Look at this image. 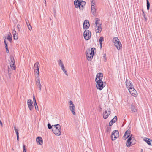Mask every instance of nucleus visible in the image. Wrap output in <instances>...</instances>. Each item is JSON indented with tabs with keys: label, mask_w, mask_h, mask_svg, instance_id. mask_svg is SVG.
Returning a JSON list of instances; mask_svg holds the SVG:
<instances>
[{
	"label": "nucleus",
	"mask_w": 152,
	"mask_h": 152,
	"mask_svg": "<svg viewBox=\"0 0 152 152\" xmlns=\"http://www.w3.org/2000/svg\"><path fill=\"white\" fill-rule=\"evenodd\" d=\"M58 64H59V65L60 66H62L64 65V64H63V63L61 61V60H59Z\"/></svg>",
	"instance_id": "nucleus-38"
},
{
	"label": "nucleus",
	"mask_w": 152,
	"mask_h": 152,
	"mask_svg": "<svg viewBox=\"0 0 152 152\" xmlns=\"http://www.w3.org/2000/svg\"><path fill=\"white\" fill-rule=\"evenodd\" d=\"M36 141L39 145H42L43 143L42 139L40 137H38L37 138Z\"/></svg>",
	"instance_id": "nucleus-16"
},
{
	"label": "nucleus",
	"mask_w": 152,
	"mask_h": 152,
	"mask_svg": "<svg viewBox=\"0 0 152 152\" xmlns=\"http://www.w3.org/2000/svg\"><path fill=\"white\" fill-rule=\"evenodd\" d=\"M130 131H128L127 130L126 131L125 133L124 134H126V136H128L129 135V137H130Z\"/></svg>",
	"instance_id": "nucleus-26"
},
{
	"label": "nucleus",
	"mask_w": 152,
	"mask_h": 152,
	"mask_svg": "<svg viewBox=\"0 0 152 152\" xmlns=\"http://www.w3.org/2000/svg\"><path fill=\"white\" fill-rule=\"evenodd\" d=\"M86 152H88V151H86Z\"/></svg>",
	"instance_id": "nucleus-64"
},
{
	"label": "nucleus",
	"mask_w": 152,
	"mask_h": 152,
	"mask_svg": "<svg viewBox=\"0 0 152 152\" xmlns=\"http://www.w3.org/2000/svg\"><path fill=\"white\" fill-rule=\"evenodd\" d=\"M102 43H100V47L101 48H102Z\"/></svg>",
	"instance_id": "nucleus-57"
},
{
	"label": "nucleus",
	"mask_w": 152,
	"mask_h": 152,
	"mask_svg": "<svg viewBox=\"0 0 152 152\" xmlns=\"http://www.w3.org/2000/svg\"><path fill=\"white\" fill-rule=\"evenodd\" d=\"M91 36V32L88 30H86L84 32V36L85 39L86 40H89Z\"/></svg>",
	"instance_id": "nucleus-9"
},
{
	"label": "nucleus",
	"mask_w": 152,
	"mask_h": 152,
	"mask_svg": "<svg viewBox=\"0 0 152 152\" xmlns=\"http://www.w3.org/2000/svg\"><path fill=\"white\" fill-rule=\"evenodd\" d=\"M131 110L133 112H135L136 111V109L135 108V106L133 104H131Z\"/></svg>",
	"instance_id": "nucleus-22"
},
{
	"label": "nucleus",
	"mask_w": 152,
	"mask_h": 152,
	"mask_svg": "<svg viewBox=\"0 0 152 152\" xmlns=\"http://www.w3.org/2000/svg\"><path fill=\"white\" fill-rule=\"evenodd\" d=\"M94 49H95V48H92L91 49V50H90V52H91L93 54H94Z\"/></svg>",
	"instance_id": "nucleus-42"
},
{
	"label": "nucleus",
	"mask_w": 152,
	"mask_h": 152,
	"mask_svg": "<svg viewBox=\"0 0 152 152\" xmlns=\"http://www.w3.org/2000/svg\"><path fill=\"white\" fill-rule=\"evenodd\" d=\"M96 76H103V74L102 73H99L97 74Z\"/></svg>",
	"instance_id": "nucleus-45"
},
{
	"label": "nucleus",
	"mask_w": 152,
	"mask_h": 152,
	"mask_svg": "<svg viewBox=\"0 0 152 152\" xmlns=\"http://www.w3.org/2000/svg\"><path fill=\"white\" fill-rule=\"evenodd\" d=\"M89 151H90L91 150V149H89Z\"/></svg>",
	"instance_id": "nucleus-61"
},
{
	"label": "nucleus",
	"mask_w": 152,
	"mask_h": 152,
	"mask_svg": "<svg viewBox=\"0 0 152 152\" xmlns=\"http://www.w3.org/2000/svg\"><path fill=\"white\" fill-rule=\"evenodd\" d=\"M143 151V150L142 149H141V152H142Z\"/></svg>",
	"instance_id": "nucleus-60"
},
{
	"label": "nucleus",
	"mask_w": 152,
	"mask_h": 152,
	"mask_svg": "<svg viewBox=\"0 0 152 152\" xmlns=\"http://www.w3.org/2000/svg\"><path fill=\"white\" fill-rule=\"evenodd\" d=\"M90 26V24L88 20H85L83 23V27L84 29H88Z\"/></svg>",
	"instance_id": "nucleus-10"
},
{
	"label": "nucleus",
	"mask_w": 152,
	"mask_h": 152,
	"mask_svg": "<svg viewBox=\"0 0 152 152\" xmlns=\"http://www.w3.org/2000/svg\"><path fill=\"white\" fill-rule=\"evenodd\" d=\"M91 12L94 15H96V7L91 6Z\"/></svg>",
	"instance_id": "nucleus-19"
},
{
	"label": "nucleus",
	"mask_w": 152,
	"mask_h": 152,
	"mask_svg": "<svg viewBox=\"0 0 152 152\" xmlns=\"http://www.w3.org/2000/svg\"><path fill=\"white\" fill-rule=\"evenodd\" d=\"M34 106H35V108L36 109H37V107H38V106H37V103H34Z\"/></svg>",
	"instance_id": "nucleus-47"
},
{
	"label": "nucleus",
	"mask_w": 152,
	"mask_h": 152,
	"mask_svg": "<svg viewBox=\"0 0 152 152\" xmlns=\"http://www.w3.org/2000/svg\"><path fill=\"white\" fill-rule=\"evenodd\" d=\"M64 73L66 75H67V76L68 75V74L67 73V72L66 71V72Z\"/></svg>",
	"instance_id": "nucleus-56"
},
{
	"label": "nucleus",
	"mask_w": 152,
	"mask_h": 152,
	"mask_svg": "<svg viewBox=\"0 0 152 152\" xmlns=\"http://www.w3.org/2000/svg\"><path fill=\"white\" fill-rule=\"evenodd\" d=\"M33 103V102L32 100L29 99L27 101V104L28 106L32 105Z\"/></svg>",
	"instance_id": "nucleus-24"
},
{
	"label": "nucleus",
	"mask_w": 152,
	"mask_h": 152,
	"mask_svg": "<svg viewBox=\"0 0 152 152\" xmlns=\"http://www.w3.org/2000/svg\"><path fill=\"white\" fill-rule=\"evenodd\" d=\"M95 1L94 0H92V1H91V6H94V7H95Z\"/></svg>",
	"instance_id": "nucleus-33"
},
{
	"label": "nucleus",
	"mask_w": 152,
	"mask_h": 152,
	"mask_svg": "<svg viewBox=\"0 0 152 152\" xmlns=\"http://www.w3.org/2000/svg\"><path fill=\"white\" fill-rule=\"evenodd\" d=\"M61 68L62 69H63L64 68V65H63V66H61Z\"/></svg>",
	"instance_id": "nucleus-53"
},
{
	"label": "nucleus",
	"mask_w": 152,
	"mask_h": 152,
	"mask_svg": "<svg viewBox=\"0 0 152 152\" xmlns=\"http://www.w3.org/2000/svg\"><path fill=\"white\" fill-rule=\"evenodd\" d=\"M86 53H88V55L91 56H92L93 57L94 54L90 52V50L89 49L88 50H87L86 51Z\"/></svg>",
	"instance_id": "nucleus-31"
},
{
	"label": "nucleus",
	"mask_w": 152,
	"mask_h": 152,
	"mask_svg": "<svg viewBox=\"0 0 152 152\" xmlns=\"http://www.w3.org/2000/svg\"><path fill=\"white\" fill-rule=\"evenodd\" d=\"M129 92L130 94L134 97H136L137 95V93L133 86H131L129 88Z\"/></svg>",
	"instance_id": "nucleus-6"
},
{
	"label": "nucleus",
	"mask_w": 152,
	"mask_h": 152,
	"mask_svg": "<svg viewBox=\"0 0 152 152\" xmlns=\"http://www.w3.org/2000/svg\"><path fill=\"white\" fill-rule=\"evenodd\" d=\"M35 80L36 83V85L39 87L40 91L41 90V85L40 81V79L38 77H37L35 78Z\"/></svg>",
	"instance_id": "nucleus-11"
},
{
	"label": "nucleus",
	"mask_w": 152,
	"mask_h": 152,
	"mask_svg": "<svg viewBox=\"0 0 152 152\" xmlns=\"http://www.w3.org/2000/svg\"><path fill=\"white\" fill-rule=\"evenodd\" d=\"M113 42L118 50H119L121 49L122 48V44L120 42L118 37H115L113 38Z\"/></svg>",
	"instance_id": "nucleus-5"
},
{
	"label": "nucleus",
	"mask_w": 152,
	"mask_h": 152,
	"mask_svg": "<svg viewBox=\"0 0 152 152\" xmlns=\"http://www.w3.org/2000/svg\"><path fill=\"white\" fill-rule=\"evenodd\" d=\"M17 27L18 28V31H20V28H21V26L19 24H18L17 25Z\"/></svg>",
	"instance_id": "nucleus-44"
},
{
	"label": "nucleus",
	"mask_w": 152,
	"mask_h": 152,
	"mask_svg": "<svg viewBox=\"0 0 152 152\" xmlns=\"http://www.w3.org/2000/svg\"><path fill=\"white\" fill-rule=\"evenodd\" d=\"M95 26H97L98 25H102L101 24H100L99 23L100 20L98 18H96L95 19Z\"/></svg>",
	"instance_id": "nucleus-20"
},
{
	"label": "nucleus",
	"mask_w": 152,
	"mask_h": 152,
	"mask_svg": "<svg viewBox=\"0 0 152 152\" xmlns=\"http://www.w3.org/2000/svg\"><path fill=\"white\" fill-rule=\"evenodd\" d=\"M68 104L69 107V109H71L72 108H75L74 104L73 102L72 101L70 100Z\"/></svg>",
	"instance_id": "nucleus-18"
},
{
	"label": "nucleus",
	"mask_w": 152,
	"mask_h": 152,
	"mask_svg": "<svg viewBox=\"0 0 152 152\" xmlns=\"http://www.w3.org/2000/svg\"><path fill=\"white\" fill-rule=\"evenodd\" d=\"M103 77H96L95 81L97 83L96 87L98 89L102 90L105 86H104V83L102 80Z\"/></svg>",
	"instance_id": "nucleus-2"
},
{
	"label": "nucleus",
	"mask_w": 152,
	"mask_h": 152,
	"mask_svg": "<svg viewBox=\"0 0 152 152\" xmlns=\"http://www.w3.org/2000/svg\"><path fill=\"white\" fill-rule=\"evenodd\" d=\"M142 11L143 14H145L144 12V11H143V10H142Z\"/></svg>",
	"instance_id": "nucleus-58"
},
{
	"label": "nucleus",
	"mask_w": 152,
	"mask_h": 152,
	"mask_svg": "<svg viewBox=\"0 0 152 152\" xmlns=\"http://www.w3.org/2000/svg\"><path fill=\"white\" fill-rule=\"evenodd\" d=\"M62 70H63V72H66V70L64 69V68L62 69Z\"/></svg>",
	"instance_id": "nucleus-55"
},
{
	"label": "nucleus",
	"mask_w": 152,
	"mask_h": 152,
	"mask_svg": "<svg viewBox=\"0 0 152 152\" xmlns=\"http://www.w3.org/2000/svg\"><path fill=\"white\" fill-rule=\"evenodd\" d=\"M11 36V34L10 33V34L8 35V37L7 38V39L10 41H11L12 39V37Z\"/></svg>",
	"instance_id": "nucleus-27"
},
{
	"label": "nucleus",
	"mask_w": 152,
	"mask_h": 152,
	"mask_svg": "<svg viewBox=\"0 0 152 152\" xmlns=\"http://www.w3.org/2000/svg\"><path fill=\"white\" fill-rule=\"evenodd\" d=\"M33 102H34V104L36 103L37 102H36V99H35V96L33 95Z\"/></svg>",
	"instance_id": "nucleus-46"
},
{
	"label": "nucleus",
	"mask_w": 152,
	"mask_h": 152,
	"mask_svg": "<svg viewBox=\"0 0 152 152\" xmlns=\"http://www.w3.org/2000/svg\"><path fill=\"white\" fill-rule=\"evenodd\" d=\"M12 34L13 36V38L14 40H17L18 38V35L15 31V30H13Z\"/></svg>",
	"instance_id": "nucleus-17"
},
{
	"label": "nucleus",
	"mask_w": 152,
	"mask_h": 152,
	"mask_svg": "<svg viewBox=\"0 0 152 152\" xmlns=\"http://www.w3.org/2000/svg\"><path fill=\"white\" fill-rule=\"evenodd\" d=\"M5 47L6 49V53H8L9 52V51L7 45H5Z\"/></svg>",
	"instance_id": "nucleus-40"
},
{
	"label": "nucleus",
	"mask_w": 152,
	"mask_h": 152,
	"mask_svg": "<svg viewBox=\"0 0 152 152\" xmlns=\"http://www.w3.org/2000/svg\"><path fill=\"white\" fill-rule=\"evenodd\" d=\"M15 63V60L13 57H10V64Z\"/></svg>",
	"instance_id": "nucleus-32"
},
{
	"label": "nucleus",
	"mask_w": 152,
	"mask_h": 152,
	"mask_svg": "<svg viewBox=\"0 0 152 152\" xmlns=\"http://www.w3.org/2000/svg\"><path fill=\"white\" fill-rule=\"evenodd\" d=\"M4 42L5 45H7V43H6V41L4 39Z\"/></svg>",
	"instance_id": "nucleus-50"
},
{
	"label": "nucleus",
	"mask_w": 152,
	"mask_h": 152,
	"mask_svg": "<svg viewBox=\"0 0 152 152\" xmlns=\"http://www.w3.org/2000/svg\"><path fill=\"white\" fill-rule=\"evenodd\" d=\"M119 136V133L118 130L113 131L111 135V138L112 140H114L117 138Z\"/></svg>",
	"instance_id": "nucleus-7"
},
{
	"label": "nucleus",
	"mask_w": 152,
	"mask_h": 152,
	"mask_svg": "<svg viewBox=\"0 0 152 152\" xmlns=\"http://www.w3.org/2000/svg\"><path fill=\"white\" fill-rule=\"evenodd\" d=\"M28 107L30 110L31 111H32V109L34 108V106L33 105H32L29 106H28Z\"/></svg>",
	"instance_id": "nucleus-41"
},
{
	"label": "nucleus",
	"mask_w": 152,
	"mask_h": 152,
	"mask_svg": "<svg viewBox=\"0 0 152 152\" xmlns=\"http://www.w3.org/2000/svg\"><path fill=\"white\" fill-rule=\"evenodd\" d=\"M86 2L83 0H75L74 4L76 8H79L80 10H83L86 4Z\"/></svg>",
	"instance_id": "nucleus-1"
},
{
	"label": "nucleus",
	"mask_w": 152,
	"mask_h": 152,
	"mask_svg": "<svg viewBox=\"0 0 152 152\" xmlns=\"http://www.w3.org/2000/svg\"><path fill=\"white\" fill-rule=\"evenodd\" d=\"M111 128L110 127H108L107 130L106 132L107 133H109L111 131Z\"/></svg>",
	"instance_id": "nucleus-36"
},
{
	"label": "nucleus",
	"mask_w": 152,
	"mask_h": 152,
	"mask_svg": "<svg viewBox=\"0 0 152 152\" xmlns=\"http://www.w3.org/2000/svg\"><path fill=\"white\" fill-rule=\"evenodd\" d=\"M117 120V117L116 116H115L112 119L111 121L109 123V125L110 126H112L113 124Z\"/></svg>",
	"instance_id": "nucleus-14"
},
{
	"label": "nucleus",
	"mask_w": 152,
	"mask_h": 152,
	"mask_svg": "<svg viewBox=\"0 0 152 152\" xmlns=\"http://www.w3.org/2000/svg\"><path fill=\"white\" fill-rule=\"evenodd\" d=\"M147 9L149 10L150 8V4L148 0H146Z\"/></svg>",
	"instance_id": "nucleus-28"
},
{
	"label": "nucleus",
	"mask_w": 152,
	"mask_h": 152,
	"mask_svg": "<svg viewBox=\"0 0 152 152\" xmlns=\"http://www.w3.org/2000/svg\"><path fill=\"white\" fill-rule=\"evenodd\" d=\"M34 73L35 74V75H37L39 76V64L38 62H36L34 64Z\"/></svg>",
	"instance_id": "nucleus-8"
},
{
	"label": "nucleus",
	"mask_w": 152,
	"mask_h": 152,
	"mask_svg": "<svg viewBox=\"0 0 152 152\" xmlns=\"http://www.w3.org/2000/svg\"><path fill=\"white\" fill-rule=\"evenodd\" d=\"M8 71L9 72V69H8Z\"/></svg>",
	"instance_id": "nucleus-62"
},
{
	"label": "nucleus",
	"mask_w": 152,
	"mask_h": 152,
	"mask_svg": "<svg viewBox=\"0 0 152 152\" xmlns=\"http://www.w3.org/2000/svg\"><path fill=\"white\" fill-rule=\"evenodd\" d=\"M0 124H1V125L2 127L3 124H2V122L1 121V120H0Z\"/></svg>",
	"instance_id": "nucleus-54"
},
{
	"label": "nucleus",
	"mask_w": 152,
	"mask_h": 152,
	"mask_svg": "<svg viewBox=\"0 0 152 152\" xmlns=\"http://www.w3.org/2000/svg\"><path fill=\"white\" fill-rule=\"evenodd\" d=\"M17 140L18 141H19V135H17Z\"/></svg>",
	"instance_id": "nucleus-52"
},
{
	"label": "nucleus",
	"mask_w": 152,
	"mask_h": 152,
	"mask_svg": "<svg viewBox=\"0 0 152 152\" xmlns=\"http://www.w3.org/2000/svg\"><path fill=\"white\" fill-rule=\"evenodd\" d=\"M86 55L87 59L88 61H90L93 58V56L88 55V53H86Z\"/></svg>",
	"instance_id": "nucleus-21"
},
{
	"label": "nucleus",
	"mask_w": 152,
	"mask_h": 152,
	"mask_svg": "<svg viewBox=\"0 0 152 152\" xmlns=\"http://www.w3.org/2000/svg\"><path fill=\"white\" fill-rule=\"evenodd\" d=\"M44 1H45V5H46V0H44Z\"/></svg>",
	"instance_id": "nucleus-59"
},
{
	"label": "nucleus",
	"mask_w": 152,
	"mask_h": 152,
	"mask_svg": "<svg viewBox=\"0 0 152 152\" xmlns=\"http://www.w3.org/2000/svg\"><path fill=\"white\" fill-rule=\"evenodd\" d=\"M143 140L145 141L147 144L149 145H152L151 144V142H152V140L149 138L145 137Z\"/></svg>",
	"instance_id": "nucleus-15"
},
{
	"label": "nucleus",
	"mask_w": 152,
	"mask_h": 152,
	"mask_svg": "<svg viewBox=\"0 0 152 152\" xmlns=\"http://www.w3.org/2000/svg\"><path fill=\"white\" fill-rule=\"evenodd\" d=\"M151 143H152V142H151Z\"/></svg>",
	"instance_id": "nucleus-63"
},
{
	"label": "nucleus",
	"mask_w": 152,
	"mask_h": 152,
	"mask_svg": "<svg viewBox=\"0 0 152 152\" xmlns=\"http://www.w3.org/2000/svg\"><path fill=\"white\" fill-rule=\"evenodd\" d=\"M129 137V135L128 136H126V134H124L123 138L124 140H126L127 138H128Z\"/></svg>",
	"instance_id": "nucleus-37"
},
{
	"label": "nucleus",
	"mask_w": 152,
	"mask_h": 152,
	"mask_svg": "<svg viewBox=\"0 0 152 152\" xmlns=\"http://www.w3.org/2000/svg\"><path fill=\"white\" fill-rule=\"evenodd\" d=\"M143 16L145 20V21H147V18L145 17V14H143Z\"/></svg>",
	"instance_id": "nucleus-48"
},
{
	"label": "nucleus",
	"mask_w": 152,
	"mask_h": 152,
	"mask_svg": "<svg viewBox=\"0 0 152 152\" xmlns=\"http://www.w3.org/2000/svg\"><path fill=\"white\" fill-rule=\"evenodd\" d=\"M53 126H54V125H52V126H51V124L50 123H48V125H47L49 129H52V130L53 127Z\"/></svg>",
	"instance_id": "nucleus-29"
},
{
	"label": "nucleus",
	"mask_w": 152,
	"mask_h": 152,
	"mask_svg": "<svg viewBox=\"0 0 152 152\" xmlns=\"http://www.w3.org/2000/svg\"><path fill=\"white\" fill-rule=\"evenodd\" d=\"M75 108H72L70 109V110L71 111L73 115H75L76 114L75 112Z\"/></svg>",
	"instance_id": "nucleus-30"
},
{
	"label": "nucleus",
	"mask_w": 152,
	"mask_h": 152,
	"mask_svg": "<svg viewBox=\"0 0 152 152\" xmlns=\"http://www.w3.org/2000/svg\"><path fill=\"white\" fill-rule=\"evenodd\" d=\"M103 118L104 119L107 118L108 116V114H107V112L106 111H105L103 113Z\"/></svg>",
	"instance_id": "nucleus-23"
},
{
	"label": "nucleus",
	"mask_w": 152,
	"mask_h": 152,
	"mask_svg": "<svg viewBox=\"0 0 152 152\" xmlns=\"http://www.w3.org/2000/svg\"><path fill=\"white\" fill-rule=\"evenodd\" d=\"M136 140L134 136L132 134L127 139L126 145L128 147H130L131 145H134L136 143Z\"/></svg>",
	"instance_id": "nucleus-3"
},
{
	"label": "nucleus",
	"mask_w": 152,
	"mask_h": 152,
	"mask_svg": "<svg viewBox=\"0 0 152 152\" xmlns=\"http://www.w3.org/2000/svg\"><path fill=\"white\" fill-rule=\"evenodd\" d=\"M27 26H28V29L30 30L31 31L32 30V27L30 25V24H29Z\"/></svg>",
	"instance_id": "nucleus-43"
},
{
	"label": "nucleus",
	"mask_w": 152,
	"mask_h": 152,
	"mask_svg": "<svg viewBox=\"0 0 152 152\" xmlns=\"http://www.w3.org/2000/svg\"><path fill=\"white\" fill-rule=\"evenodd\" d=\"M95 31L96 33H100L102 30V25H99L97 26H95Z\"/></svg>",
	"instance_id": "nucleus-12"
},
{
	"label": "nucleus",
	"mask_w": 152,
	"mask_h": 152,
	"mask_svg": "<svg viewBox=\"0 0 152 152\" xmlns=\"http://www.w3.org/2000/svg\"><path fill=\"white\" fill-rule=\"evenodd\" d=\"M11 68L13 70L15 69V63L10 64Z\"/></svg>",
	"instance_id": "nucleus-25"
},
{
	"label": "nucleus",
	"mask_w": 152,
	"mask_h": 152,
	"mask_svg": "<svg viewBox=\"0 0 152 152\" xmlns=\"http://www.w3.org/2000/svg\"><path fill=\"white\" fill-rule=\"evenodd\" d=\"M126 84L127 88H129L131 86H133V84L131 82L129 79H127L126 78Z\"/></svg>",
	"instance_id": "nucleus-13"
},
{
	"label": "nucleus",
	"mask_w": 152,
	"mask_h": 152,
	"mask_svg": "<svg viewBox=\"0 0 152 152\" xmlns=\"http://www.w3.org/2000/svg\"><path fill=\"white\" fill-rule=\"evenodd\" d=\"M14 130L15 132H16V134L17 135H19V132L18 131V130L16 128V127L15 126L14 128Z\"/></svg>",
	"instance_id": "nucleus-34"
},
{
	"label": "nucleus",
	"mask_w": 152,
	"mask_h": 152,
	"mask_svg": "<svg viewBox=\"0 0 152 152\" xmlns=\"http://www.w3.org/2000/svg\"><path fill=\"white\" fill-rule=\"evenodd\" d=\"M26 24H27V26H28V25H29V24H30L29 23V22H28H28H27V21L26 20Z\"/></svg>",
	"instance_id": "nucleus-51"
},
{
	"label": "nucleus",
	"mask_w": 152,
	"mask_h": 152,
	"mask_svg": "<svg viewBox=\"0 0 152 152\" xmlns=\"http://www.w3.org/2000/svg\"><path fill=\"white\" fill-rule=\"evenodd\" d=\"M23 152H26V146L24 144L23 145Z\"/></svg>",
	"instance_id": "nucleus-39"
},
{
	"label": "nucleus",
	"mask_w": 152,
	"mask_h": 152,
	"mask_svg": "<svg viewBox=\"0 0 152 152\" xmlns=\"http://www.w3.org/2000/svg\"><path fill=\"white\" fill-rule=\"evenodd\" d=\"M52 131L56 135L59 136L61 134V127L60 125L58 124L53 126Z\"/></svg>",
	"instance_id": "nucleus-4"
},
{
	"label": "nucleus",
	"mask_w": 152,
	"mask_h": 152,
	"mask_svg": "<svg viewBox=\"0 0 152 152\" xmlns=\"http://www.w3.org/2000/svg\"><path fill=\"white\" fill-rule=\"evenodd\" d=\"M104 40V38L103 37H100L99 39V43H102V42Z\"/></svg>",
	"instance_id": "nucleus-35"
},
{
	"label": "nucleus",
	"mask_w": 152,
	"mask_h": 152,
	"mask_svg": "<svg viewBox=\"0 0 152 152\" xmlns=\"http://www.w3.org/2000/svg\"><path fill=\"white\" fill-rule=\"evenodd\" d=\"M111 111L110 110H108V112H107V114H108V116L110 114Z\"/></svg>",
	"instance_id": "nucleus-49"
}]
</instances>
